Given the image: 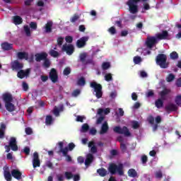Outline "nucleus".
I'll return each mask as SVG.
<instances>
[{
	"mask_svg": "<svg viewBox=\"0 0 181 181\" xmlns=\"http://www.w3.org/2000/svg\"><path fill=\"white\" fill-rule=\"evenodd\" d=\"M76 148L74 143H69L67 146L64 147V142L59 141L54 147V151L57 155L65 159H71V156L69 152H71Z\"/></svg>",
	"mask_w": 181,
	"mask_h": 181,
	"instance_id": "obj_1",
	"label": "nucleus"
},
{
	"mask_svg": "<svg viewBox=\"0 0 181 181\" xmlns=\"http://www.w3.org/2000/svg\"><path fill=\"white\" fill-rule=\"evenodd\" d=\"M3 101L5 103L6 110L8 111V112H13V111H15V105L12 103V101H13L12 94H3Z\"/></svg>",
	"mask_w": 181,
	"mask_h": 181,
	"instance_id": "obj_2",
	"label": "nucleus"
},
{
	"mask_svg": "<svg viewBox=\"0 0 181 181\" xmlns=\"http://www.w3.org/2000/svg\"><path fill=\"white\" fill-rule=\"evenodd\" d=\"M108 171L111 175H117L119 176H124V164L119 163L118 165L112 163L108 167Z\"/></svg>",
	"mask_w": 181,
	"mask_h": 181,
	"instance_id": "obj_3",
	"label": "nucleus"
},
{
	"mask_svg": "<svg viewBox=\"0 0 181 181\" xmlns=\"http://www.w3.org/2000/svg\"><path fill=\"white\" fill-rule=\"evenodd\" d=\"M156 63L160 69H168L169 67L168 56L165 54H158L156 57Z\"/></svg>",
	"mask_w": 181,
	"mask_h": 181,
	"instance_id": "obj_4",
	"label": "nucleus"
},
{
	"mask_svg": "<svg viewBox=\"0 0 181 181\" xmlns=\"http://www.w3.org/2000/svg\"><path fill=\"white\" fill-rule=\"evenodd\" d=\"M146 2L148 0H129L127 2V5L129 6V11L130 13H138V6L136 5L138 2Z\"/></svg>",
	"mask_w": 181,
	"mask_h": 181,
	"instance_id": "obj_5",
	"label": "nucleus"
},
{
	"mask_svg": "<svg viewBox=\"0 0 181 181\" xmlns=\"http://www.w3.org/2000/svg\"><path fill=\"white\" fill-rule=\"evenodd\" d=\"M90 87L94 88L96 98H101L103 97V86L100 83H97L95 81H93L90 83Z\"/></svg>",
	"mask_w": 181,
	"mask_h": 181,
	"instance_id": "obj_6",
	"label": "nucleus"
},
{
	"mask_svg": "<svg viewBox=\"0 0 181 181\" xmlns=\"http://www.w3.org/2000/svg\"><path fill=\"white\" fill-rule=\"evenodd\" d=\"M113 131L116 134H120L124 135V136H131V132H129V129L127 127L121 128L119 126H116L113 128Z\"/></svg>",
	"mask_w": 181,
	"mask_h": 181,
	"instance_id": "obj_7",
	"label": "nucleus"
},
{
	"mask_svg": "<svg viewBox=\"0 0 181 181\" xmlns=\"http://www.w3.org/2000/svg\"><path fill=\"white\" fill-rule=\"evenodd\" d=\"M158 43V39L156 37H148L146 41V45L148 49H152L155 45Z\"/></svg>",
	"mask_w": 181,
	"mask_h": 181,
	"instance_id": "obj_8",
	"label": "nucleus"
},
{
	"mask_svg": "<svg viewBox=\"0 0 181 181\" xmlns=\"http://www.w3.org/2000/svg\"><path fill=\"white\" fill-rule=\"evenodd\" d=\"M62 52H66L68 56H71L74 53V45L70 44L69 45H64L62 48Z\"/></svg>",
	"mask_w": 181,
	"mask_h": 181,
	"instance_id": "obj_9",
	"label": "nucleus"
},
{
	"mask_svg": "<svg viewBox=\"0 0 181 181\" xmlns=\"http://www.w3.org/2000/svg\"><path fill=\"white\" fill-rule=\"evenodd\" d=\"M11 69L14 71H19L20 70H22L23 69V64L19 62L18 60H15L11 63Z\"/></svg>",
	"mask_w": 181,
	"mask_h": 181,
	"instance_id": "obj_10",
	"label": "nucleus"
},
{
	"mask_svg": "<svg viewBox=\"0 0 181 181\" xmlns=\"http://www.w3.org/2000/svg\"><path fill=\"white\" fill-rule=\"evenodd\" d=\"M17 71V77L21 79L25 78V77H28V76L30 74V69H27L25 70L20 69Z\"/></svg>",
	"mask_w": 181,
	"mask_h": 181,
	"instance_id": "obj_11",
	"label": "nucleus"
},
{
	"mask_svg": "<svg viewBox=\"0 0 181 181\" xmlns=\"http://www.w3.org/2000/svg\"><path fill=\"white\" fill-rule=\"evenodd\" d=\"M49 78L52 83H57V80H59V75H57V71L52 68L49 71Z\"/></svg>",
	"mask_w": 181,
	"mask_h": 181,
	"instance_id": "obj_12",
	"label": "nucleus"
},
{
	"mask_svg": "<svg viewBox=\"0 0 181 181\" xmlns=\"http://www.w3.org/2000/svg\"><path fill=\"white\" fill-rule=\"evenodd\" d=\"M88 41V37H82L76 42V46L78 49H81L86 46L87 42Z\"/></svg>",
	"mask_w": 181,
	"mask_h": 181,
	"instance_id": "obj_13",
	"label": "nucleus"
},
{
	"mask_svg": "<svg viewBox=\"0 0 181 181\" xmlns=\"http://www.w3.org/2000/svg\"><path fill=\"white\" fill-rule=\"evenodd\" d=\"M169 37V33L167 30H163L161 33H157L156 38L158 40H166Z\"/></svg>",
	"mask_w": 181,
	"mask_h": 181,
	"instance_id": "obj_14",
	"label": "nucleus"
},
{
	"mask_svg": "<svg viewBox=\"0 0 181 181\" xmlns=\"http://www.w3.org/2000/svg\"><path fill=\"white\" fill-rule=\"evenodd\" d=\"M8 146L11 147V149L12 151H13L14 152H16V151H18V144L16 142V138L11 137L8 143Z\"/></svg>",
	"mask_w": 181,
	"mask_h": 181,
	"instance_id": "obj_15",
	"label": "nucleus"
},
{
	"mask_svg": "<svg viewBox=\"0 0 181 181\" xmlns=\"http://www.w3.org/2000/svg\"><path fill=\"white\" fill-rule=\"evenodd\" d=\"M11 176L17 180H21L22 179V173L18 169H13L11 170Z\"/></svg>",
	"mask_w": 181,
	"mask_h": 181,
	"instance_id": "obj_16",
	"label": "nucleus"
},
{
	"mask_svg": "<svg viewBox=\"0 0 181 181\" xmlns=\"http://www.w3.org/2000/svg\"><path fill=\"white\" fill-rule=\"evenodd\" d=\"M47 58V53L41 52L35 54V62H42Z\"/></svg>",
	"mask_w": 181,
	"mask_h": 181,
	"instance_id": "obj_17",
	"label": "nucleus"
},
{
	"mask_svg": "<svg viewBox=\"0 0 181 181\" xmlns=\"http://www.w3.org/2000/svg\"><path fill=\"white\" fill-rule=\"evenodd\" d=\"M1 46V49L5 51L12 50V49H13V45L8 42H2Z\"/></svg>",
	"mask_w": 181,
	"mask_h": 181,
	"instance_id": "obj_18",
	"label": "nucleus"
},
{
	"mask_svg": "<svg viewBox=\"0 0 181 181\" xmlns=\"http://www.w3.org/2000/svg\"><path fill=\"white\" fill-rule=\"evenodd\" d=\"M165 111H167V112H173V111H177V107L175 104L170 103L165 106Z\"/></svg>",
	"mask_w": 181,
	"mask_h": 181,
	"instance_id": "obj_19",
	"label": "nucleus"
},
{
	"mask_svg": "<svg viewBox=\"0 0 181 181\" xmlns=\"http://www.w3.org/2000/svg\"><path fill=\"white\" fill-rule=\"evenodd\" d=\"M108 129H110V127H108V123L107 122H105L101 127V129L100 131V135H104V134H107L108 132Z\"/></svg>",
	"mask_w": 181,
	"mask_h": 181,
	"instance_id": "obj_20",
	"label": "nucleus"
},
{
	"mask_svg": "<svg viewBox=\"0 0 181 181\" xmlns=\"http://www.w3.org/2000/svg\"><path fill=\"white\" fill-rule=\"evenodd\" d=\"M4 176L6 181H12V173L11 174V172L8 168L4 170Z\"/></svg>",
	"mask_w": 181,
	"mask_h": 181,
	"instance_id": "obj_21",
	"label": "nucleus"
},
{
	"mask_svg": "<svg viewBox=\"0 0 181 181\" xmlns=\"http://www.w3.org/2000/svg\"><path fill=\"white\" fill-rule=\"evenodd\" d=\"M17 57L19 60H28L29 59V54L25 52H19L17 53Z\"/></svg>",
	"mask_w": 181,
	"mask_h": 181,
	"instance_id": "obj_22",
	"label": "nucleus"
},
{
	"mask_svg": "<svg viewBox=\"0 0 181 181\" xmlns=\"http://www.w3.org/2000/svg\"><path fill=\"white\" fill-rule=\"evenodd\" d=\"M23 22V20L22 19V17L19 16H15L13 17V23L14 25H21Z\"/></svg>",
	"mask_w": 181,
	"mask_h": 181,
	"instance_id": "obj_23",
	"label": "nucleus"
},
{
	"mask_svg": "<svg viewBox=\"0 0 181 181\" xmlns=\"http://www.w3.org/2000/svg\"><path fill=\"white\" fill-rule=\"evenodd\" d=\"M52 28H53V22L49 21L45 24V32L50 33L52 32Z\"/></svg>",
	"mask_w": 181,
	"mask_h": 181,
	"instance_id": "obj_24",
	"label": "nucleus"
},
{
	"mask_svg": "<svg viewBox=\"0 0 181 181\" xmlns=\"http://www.w3.org/2000/svg\"><path fill=\"white\" fill-rule=\"evenodd\" d=\"M97 173H98L99 175H100L101 177H104L107 176V170L104 168H101L97 170Z\"/></svg>",
	"mask_w": 181,
	"mask_h": 181,
	"instance_id": "obj_25",
	"label": "nucleus"
},
{
	"mask_svg": "<svg viewBox=\"0 0 181 181\" xmlns=\"http://www.w3.org/2000/svg\"><path fill=\"white\" fill-rule=\"evenodd\" d=\"M127 173L129 177H136V176H138V173H136V170L134 168L129 169Z\"/></svg>",
	"mask_w": 181,
	"mask_h": 181,
	"instance_id": "obj_26",
	"label": "nucleus"
},
{
	"mask_svg": "<svg viewBox=\"0 0 181 181\" xmlns=\"http://www.w3.org/2000/svg\"><path fill=\"white\" fill-rule=\"evenodd\" d=\"M49 56H51V57H59V56H60V54L59 53V52L54 50V49H50L49 52Z\"/></svg>",
	"mask_w": 181,
	"mask_h": 181,
	"instance_id": "obj_27",
	"label": "nucleus"
},
{
	"mask_svg": "<svg viewBox=\"0 0 181 181\" xmlns=\"http://www.w3.org/2000/svg\"><path fill=\"white\" fill-rule=\"evenodd\" d=\"M77 86H80L81 87H83V86H86V78L81 77L77 81Z\"/></svg>",
	"mask_w": 181,
	"mask_h": 181,
	"instance_id": "obj_28",
	"label": "nucleus"
},
{
	"mask_svg": "<svg viewBox=\"0 0 181 181\" xmlns=\"http://www.w3.org/2000/svg\"><path fill=\"white\" fill-rule=\"evenodd\" d=\"M53 123V117L52 115H47L45 118V124L46 125H52Z\"/></svg>",
	"mask_w": 181,
	"mask_h": 181,
	"instance_id": "obj_29",
	"label": "nucleus"
},
{
	"mask_svg": "<svg viewBox=\"0 0 181 181\" xmlns=\"http://www.w3.org/2000/svg\"><path fill=\"white\" fill-rule=\"evenodd\" d=\"M155 105L157 108H162L163 107V100L160 98L158 99L155 102Z\"/></svg>",
	"mask_w": 181,
	"mask_h": 181,
	"instance_id": "obj_30",
	"label": "nucleus"
},
{
	"mask_svg": "<svg viewBox=\"0 0 181 181\" xmlns=\"http://www.w3.org/2000/svg\"><path fill=\"white\" fill-rule=\"evenodd\" d=\"M33 166L34 169H36V168L40 167V160L39 159H33Z\"/></svg>",
	"mask_w": 181,
	"mask_h": 181,
	"instance_id": "obj_31",
	"label": "nucleus"
},
{
	"mask_svg": "<svg viewBox=\"0 0 181 181\" xmlns=\"http://www.w3.org/2000/svg\"><path fill=\"white\" fill-rule=\"evenodd\" d=\"M50 59H49L47 57L44 59V62L42 64L43 67H45V69H49V67H50Z\"/></svg>",
	"mask_w": 181,
	"mask_h": 181,
	"instance_id": "obj_32",
	"label": "nucleus"
},
{
	"mask_svg": "<svg viewBox=\"0 0 181 181\" xmlns=\"http://www.w3.org/2000/svg\"><path fill=\"white\" fill-rule=\"evenodd\" d=\"M111 67V64L110 62H105L102 64V70H108Z\"/></svg>",
	"mask_w": 181,
	"mask_h": 181,
	"instance_id": "obj_33",
	"label": "nucleus"
},
{
	"mask_svg": "<svg viewBox=\"0 0 181 181\" xmlns=\"http://www.w3.org/2000/svg\"><path fill=\"white\" fill-rule=\"evenodd\" d=\"M79 57H80V61L81 62V63H83V64L86 63V59H87V53L83 52V53L80 54Z\"/></svg>",
	"mask_w": 181,
	"mask_h": 181,
	"instance_id": "obj_34",
	"label": "nucleus"
},
{
	"mask_svg": "<svg viewBox=\"0 0 181 181\" xmlns=\"http://www.w3.org/2000/svg\"><path fill=\"white\" fill-rule=\"evenodd\" d=\"M155 176L156 179H162L163 177V173H162V170H158L156 171Z\"/></svg>",
	"mask_w": 181,
	"mask_h": 181,
	"instance_id": "obj_35",
	"label": "nucleus"
},
{
	"mask_svg": "<svg viewBox=\"0 0 181 181\" xmlns=\"http://www.w3.org/2000/svg\"><path fill=\"white\" fill-rule=\"evenodd\" d=\"M170 93V90L169 89H164L163 90H162L161 92H160V95L161 97V98H164L165 95H168V93Z\"/></svg>",
	"mask_w": 181,
	"mask_h": 181,
	"instance_id": "obj_36",
	"label": "nucleus"
},
{
	"mask_svg": "<svg viewBox=\"0 0 181 181\" xmlns=\"http://www.w3.org/2000/svg\"><path fill=\"white\" fill-rule=\"evenodd\" d=\"M170 57L172 60H177V59H179V54L176 52H173L170 54Z\"/></svg>",
	"mask_w": 181,
	"mask_h": 181,
	"instance_id": "obj_37",
	"label": "nucleus"
},
{
	"mask_svg": "<svg viewBox=\"0 0 181 181\" xmlns=\"http://www.w3.org/2000/svg\"><path fill=\"white\" fill-rule=\"evenodd\" d=\"M175 80V75L173 74H169L168 77L166 78V81L168 83H172Z\"/></svg>",
	"mask_w": 181,
	"mask_h": 181,
	"instance_id": "obj_38",
	"label": "nucleus"
},
{
	"mask_svg": "<svg viewBox=\"0 0 181 181\" xmlns=\"http://www.w3.org/2000/svg\"><path fill=\"white\" fill-rule=\"evenodd\" d=\"M88 129H90V126H88V124L85 123L82 125V127H81L82 132H87Z\"/></svg>",
	"mask_w": 181,
	"mask_h": 181,
	"instance_id": "obj_39",
	"label": "nucleus"
},
{
	"mask_svg": "<svg viewBox=\"0 0 181 181\" xmlns=\"http://www.w3.org/2000/svg\"><path fill=\"white\" fill-rule=\"evenodd\" d=\"M71 73V69L69 66L66 67L63 71L64 76H69Z\"/></svg>",
	"mask_w": 181,
	"mask_h": 181,
	"instance_id": "obj_40",
	"label": "nucleus"
},
{
	"mask_svg": "<svg viewBox=\"0 0 181 181\" xmlns=\"http://www.w3.org/2000/svg\"><path fill=\"white\" fill-rule=\"evenodd\" d=\"M133 60H134V64H139V63L142 62V58H141V57L139 56H136L134 57Z\"/></svg>",
	"mask_w": 181,
	"mask_h": 181,
	"instance_id": "obj_41",
	"label": "nucleus"
},
{
	"mask_svg": "<svg viewBox=\"0 0 181 181\" xmlns=\"http://www.w3.org/2000/svg\"><path fill=\"white\" fill-rule=\"evenodd\" d=\"M64 175L67 180H70V179H73V173L71 172H65Z\"/></svg>",
	"mask_w": 181,
	"mask_h": 181,
	"instance_id": "obj_42",
	"label": "nucleus"
},
{
	"mask_svg": "<svg viewBox=\"0 0 181 181\" xmlns=\"http://www.w3.org/2000/svg\"><path fill=\"white\" fill-rule=\"evenodd\" d=\"M107 32H109L110 35H115L117 33V29H115V27L112 26L107 30Z\"/></svg>",
	"mask_w": 181,
	"mask_h": 181,
	"instance_id": "obj_43",
	"label": "nucleus"
},
{
	"mask_svg": "<svg viewBox=\"0 0 181 181\" xmlns=\"http://www.w3.org/2000/svg\"><path fill=\"white\" fill-rule=\"evenodd\" d=\"M105 80L106 81H112V74H107L105 76Z\"/></svg>",
	"mask_w": 181,
	"mask_h": 181,
	"instance_id": "obj_44",
	"label": "nucleus"
},
{
	"mask_svg": "<svg viewBox=\"0 0 181 181\" xmlns=\"http://www.w3.org/2000/svg\"><path fill=\"white\" fill-rule=\"evenodd\" d=\"M24 31L27 36H30V28H29V25L24 26Z\"/></svg>",
	"mask_w": 181,
	"mask_h": 181,
	"instance_id": "obj_45",
	"label": "nucleus"
},
{
	"mask_svg": "<svg viewBox=\"0 0 181 181\" xmlns=\"http://www.w3.org/2000/svg\"><path fill=\"white\" fill-rule=\"evenodd\" d=\"M64 40V38H63L62 37H59L57 39V45L59 47H62V46L63 45V42Z\"/></svg>",
	"mask_w": 181,
	"mask_h": 181,
	"instance_id": "obj_46",
	"label": "nucleus"
},
{
	"mask_svg": "<svg viewBox=\"0 0 181 181\" xmlns=\"http://www.w3.org/2000/svg\"><path fill=\"white\" fill-rule=\"evenodd\" d=\"M81 93V91L80 90V89H76L72 93V97H78V95H80Z\"/></svg>",
	"mask_w": 181,
	"mask_h": 181,
	"instance_id": "obj_47",
	"label": "nucleus"
},
{
	"mask_svg": "<svg viewBox=\"0 0 181 181\" xmlns=\"http://www.w3.org/2000/svg\"><path fill=\"white\" fill-rule=\"evenodd\" d=\"M53 114L55 115V117H59V115H60V110H59V108H57L56 106L54 108Z\"/></svg>",
	"mask_w": 181,
	"mask_h": 181,
	"instance_id": "obj_48",
	"label": "nucleus"
},
{
	"mask_svg": "<svg viewBox=\"0 0 181 181\" xmlns=\"http://www.w3.org/2000/svg\"><path fill=\"white\" fill-rule=\"evenodd\" d=\"M30 28H31V29H34V30H36L37 29V23L35 22H31L30 23Z\"/></svg>",
	"mask_w": 181,
	"mask_h": 181,
	"instance_id": "obj_49",
	"label": "nucleus"
},
{
	"mask_svg": "<svg viewBox=\"0 0 181 181\" xmlns=\"http://www.w3.org/2000/svg\"><path fill=\"white\" fill-rule=\"evenodd\" d=\"M175 103L177 104V105H181V95H177L175 98Z\"/></svg>",
	"mask_w": 181,
	"mask_h": 181,
	"instance_id": "obj_50",
	"label": "nucleus"
},
{
	"mask_svg": "<svg viewBox=\"0 0 181 181\" xmlns=\"http://www.w3.org/2000/svg\"><path fill=\"white\" fill-rule=\"evenodd\" d=\"M139 127V123L137 121L132 122V128L134 129H138Z\"/></svg>",
	"mask_w": 181,
	"mask_h": 181,
	"instance_id": "obj_51",
	"label": "nucleus"
},
{
	"mask_svg": "<svg viewBox=\"0 0 181 181\" xmlns=\"http://www.w3.org/2000/svg\"><path fill=\"white\" fill-rule=\"evenodd\" d=\"M23 152L25 155L29 156L30 155V148L28 146H25L23 149Z\"/></svg>",
	"mask_w": 181,
	"mask_h": 181,
	"instance_id": "obj_52",
	"label": "nucleus"
},
{
	"mask_svg": "<svg viewBox=\"0 0 181 181\" xmlns=\"http://www.w3.org/2000/svg\"><path fill=\"white\" fill-rule=\"evenodd\" d=\"M91 163H93V159H86L85 160V165H86V168H88V166H90V165H91Z\"/></svg>",
	"mask_w": 181,
	"mask_h": 181,
	"instance_id": "obj_53",
	"label": "nucleus"
},
{
	"mask_svg": "<svg viewBox=\"0 0 181 181\" xmlns=\"http://www.w3.org/2000/svg\"><path fill=\"white\" fill-rule=\"evenodd\" d=\"M103 121H104V117L100 116V117L98 118L96 121L97 125H100V124H102Z\"/></svg>",
	"mask_w": 181,
	"mask_h": 181,
	"instance_id": "obj_54",
	"label": "nucleus"
},
{
	"mask_svg": "<svg viewBox=\"0 0 181 181\" xmlns=\"http://www.w3.org/2000/svg\"><path fill=\"white\" fill-rule=\"evenodd\" d=\"M25 134L27 135H32L33 131L32 130V129L30 127H26L25 128Z\"/></svg>",
	"mask_w": 181,
	"mask_h": 181,
	"instance_id": "obj_55",
	"label": "nucleus"
},
{
	"mask_svg": "<svg viewBox=\"0 0 181 181\" xmlns=\"http://www.w3.org/2000/svg\"><path fill=\"white\" fill-rule=\"evenodd\" d=\"M120 149L122 150V152H126L127 151V145L124 143L120 144Z\"/></svg>",
	"mask_w": 181,
	"mask_h": 181,
	"instance_id": "obj_56",
	"label": "nucleus"
},
{
	"mask_svg": "<svg viewBox=\"0 0 181 181\" xmlns=\"http://www.w3.org/2000/svg\"><path fill=\"white\" fill-rule=\"evenodd\" d=\"M80 17L78 16H77V15H74L72 18H71V22L72 23H74V22H76V21H78V18H79Z\"/></svg>",
	"mask_w": 181,
	"mask_h": 181,
	"instance_id": "obj_57",
	"label": "nucleus"
},
{
	"mask_svg": "<svg viewBox=\"0 0 181 181\" xmlns=\"http://www.w3.org/2000/svg\"><path fill=\"white\" fill-rule=\"evenodd\" d=\"M45 165L49 169H53V163L49 160L46 162Z\"/></svg>",
	"mask_w": 181,
	"mask_h": 181,
	"instance_id": "obj_58",
	"label": "nucleus"
},
{
	"mask_svg": "<svg viewBox=\"0 0 181 181\" xmlns=\"http://www.w3.org/2000/svg\"><path fill=\"white\" fill-rule=\"evenodd\" d=\"M57 179L58 181H64V176L62 174L57 175Z\"/></svg>",
	"mask_w": 181,
	"mask_h": 181,
	"instance_id": "obj_59",
	"label": "nucleus"
},
{
	"mask_svg": "<svg viewBox=\"0 0 181 181\" xmlns=\"http://www.w3.org/2000/svg\"><path fill=\"white\" fill-rule=\"evenodd\" d=\"M65 40L67 43H72L73 42V37L71 36H66L65 37Z\"/></svg>",
	"mask_w": 181,
	"mask_h": 181,
	"instance_id": "obj_60",
	"label": "nucleus"
},
{
	"mask_svg": "<svg viewBox=\"0 0 181 181\" xmlns=\"http://www.w3.org/2000/svg\"><path fill=\"white\" fill-rule=\"evenodd\" d=\"M23 88L24 91H28V90H29V86L26 83V82H23Z\"/></svg>",
	"mask_w": 181,
	"mask_h": 181,
	"instance_id": "obj_61",
	"label": "nucleus"
},
{
	"mask_svg": "<svg viewBox=\"0 0 181 181\" xmlns=\"http://www.w3.org/2000/svg\"><path fill=\"white\" fill-rule=\"evenodd\" d=\"M93 63H94V62L93 61V59H88L85 60V62L83 63V64H93Z\"/></svg>",
	"mask_w": 181,
	"mask_h": 181,
	"instance_id": "obj_62",
	"label": "nucleus"
},
{
	"mask_svg": "<svg viewBox=\"0 0 181 181\" xmlns=\"http://www.w3.org/2000/svg\"><path fill=\"white\" fill-rule=\"evenodd\" d=\"M73 177H74V181L80 180V175H78V174H76V175H73Z\"/></svg>",
	"mask_w": 181,
	"mask_h": 181,
	"instance_id": "obj_63",
	"label": "nucleus"
},
{
	"mask_svg": "<svg viewBox=\"0 0 181 181\" xmlns=\"http://www.w3.org/2000/svg\"><path fill=\"white\" fill-rule=\"evenodd\" d=\"M175 84H176L177 87H181V77L179 78L178 79H177Z\"/></svg>",
	"mask_w": 181,
	"mask_h": 181,
	"instance_id": "obj_64",
	"label": "nucleus"
}]
</instances>
